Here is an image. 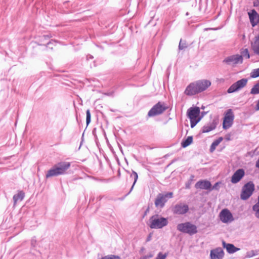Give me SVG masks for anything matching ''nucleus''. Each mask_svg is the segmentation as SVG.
Here are the masks:
<instances>
[{
    "label": "nucleus",
    "instance_id": "f257e3e1",
    "mask_svg": "<svg viewBox=\"0 0 259 259\" xmlns=\"http://www.w3.org/2000/svg\"><path fill=\"white\" fill-rule=\"evenodd\" d=\"M211 84L210 80L200 79L190 83L186 88L184 93L187 96H193L206 91Z\"/></svg>",
    "mask_w": 259,
    "mask_h": 259
},
{
    "label": "nucleus",
    "instance_id": "f03ea898",
    "mask_svg": "<svg viewBox=\"0 0 259 259\" xmlns=\"http://www.w3.org/2000/svg\"><path fill=\"white\" fill-rule=\"evenodd\" d=\"M70 165V163L67 161L59 162L48 171L46 175V178L66 174V171L69 168Z\"/></svg>",
    "mask_w": 259,
    "mask_h": 259
},
{
    "label": "nucleus",
    "instance_id": "7ed1b4c3",
    "mask_svg": "<svg viewBox=\"0 0 259 259\" xmlns=\"http://www.w3.org/2000/svg\"><path fill=\"white\" fill-rule=\"evenodd\" d=\"M168 223L167 218H163L159 214H154L150 218L147 222V225L151 229H158L167 226Z\"/></svg>",
    "mask_w": 259,
    "mask_h": 259
},
{
    "label": "nucleus",
    "instance_id": "20e7f679",
    "mask_svg": "<svg viewBox=\"0 0 259 259\" xmlns=\"http://www.w3.org/2000/svg\"><path fill=\"white\" fill-rule=\"evenodd\" d=\"M200 111L198 107H191L187 110V116L190 120V126L193 128L201 119Z\"/></svg>",
    "mask_w": 259,
    "mask_h": 259
},
{
    "label": "nucleus",
    "instance_id": "39448f33",
    "mask_svg": "<svg viewBox=\"0 0 259 259\" xmlns=\"http://www.w3.org/2000/svg\"><path fill=\"white\" fill-rule=\"evenodd\" d=\"M177 229L181 232L191 235L195 234L197 232V227L190 222L178 224Z\"/></svg>",
    "mask_w": 259,
    "mask_h": 259
},
{
    "label": "nucleus",
    "instance_id": "423d86ee",
    "mask_svg": "<svg viewBox=\"0 0 259 259\" xmlns=\"http://www.w3.org/2000/svg\"><path fill=\"white\" fill-rule=\"evenodd\" d=\"M173 196L172 192H168L166 194L159 193L155 200V205L157 208H163L168 198Z\"/></svg>",
    "mask_w": 259,
    "mask_h": 259
},
{
    "label": "nucleus",
    "instance_id": "0eeeda50",
    "mask_svg": "<svg viewBox=\"0 0 259 259\" xmlns=\"http://www.w3.org/2000/svg\"><path fill=\"white\" fill-rule=\"evenodd\" d=\"M166 109L167 107L164 103L159 102L150 110L148 115L150 117L155 116L162 114Z\"/></svg>",
    "mask_w": 259,
    "mask_h": 259
},
{
    "label": "nucleus",
    "instance_id": "6e6552de",
    "mask_svg": "<svg viewBox=\"0 0 259 259\" xmlns=\"http://www.w3.org/2000/svg\"><path fill=\"white\" fill-rule=\"evenodd\" d=\"M254 189V185L252 182H249L242 188L241 198L242 200L247 199L252 194Z\"/></svg>",
    "mask_w": 259,
    "mask_h": 259
},
{
    "label": "nucleus",
    "instance_id": "1a4fd4ad",
    "mask_svg": "<svg viewBox=\"0 0 259 259\" xmlns=\"http://www.w3.org/2000/svg\"><path fill=\"white\" fill-rule=\"evenodd\" d=\"M247 81L248 79L246 78H242L238 80L229 87L228 89L227 92L230 94L241 90L246 85Z\"/></svg>",
    "mask_w": 259,
    "mask_h": 259
},
{
    "label": "nucleus",
    "instance_id": "9d476101",
    "mask_svg": "<svg viewBox=\"0 0 259 259\" xmlns=\"http://www.w3.org/2000/svg\"><path fill=\"white\" fill-rule=\"evenodd\" d=\"M234 118L233 112L231 109H228L225 114L223 120V126L225 130L230 128L232 124Z\"/></svg>",
    "mask_w": 259,
    "mask_h": 259
},
{
    "label": "nucleus",
    "instance_id": "9b49d317",
    "mask_svg": "<svg viewBox=\"0 0 259 259\" xmlns=\"http://www.w3.org/2000/svg\"><path fill=\"white\" fill-rule=\"evenodd\" d=\"M243 61V57L241 55L236 54L228 56L224 60L223 62L228 65L234 66L239 63H242Z\"/></svg>",
    "mask_w": 259,
    "mask_h": 259
},
{
    "label": "nucleus",
    "instance_id": "f8f14e48",
    "mask_svg": "<svg viewBox=\"0 0 259 259\" xmlns=\"http://www.w3.org/2000/svg\"><path fill=\"white\" fill-rule=\"evenodd\" d=\"M220 220L224 223H229L234 221L233 216L228 209H223L219 214Z\"/></svg>",
    "mask_w": 259,
    "mask_h": 259
},
{
    "label": "nucleus",
    "instance_id": "ddd939ff",
    "mask_svg": "<svg viewBox=\"0 0 259 259\" xmlns=\"http://www.w3.org/2000/svg\"><path fill=\"white\" fill-rule=\"evenodd\" d=\"M188 205L183 203H180L177 204L172 209V211L174 213L177 214H185L188 211Z\"/></svg>",
    "mask_w": 259,
    "mask_h": 259
},
{
    "label": "nucleus",
    "instance_id": "4468645a",
    "mask_svg": "<svg viewBox=\"0 0 259 259\" xmlns=\"http://www.w3.org/2000/svg\"><path fill=\"white\" fill-rule=\"evenodd\" d=\"M224 252L221 247H217L211 249L210 251V259H223Z\"/></svg>",
    "mask_w": 259,
    "mask_h": 259
},
{
    "label": "nucleus",
    "instance_id": "2eb2a0df",
    "mask_svg": "<svg viewBox=\"0 0 259 259\" xmlns=\"http://www.w3.org/2000/svg\"><path fill=\"white\" fill-rule=\"evenodd\" d=\"M245 175L244 170L243 169L237 170L233 175L231 181L233 184H236L239 182Z\"/></svg>",
    "mask_w": 259,
    "mask_h": 259
},
{
    "label": "nucleus",
    "instance_id": "dca6fc26",
    "mask_svg": "<svg viewBox=\"0 0 259 259\" xmlns=\"http://www.w3.org/2000/svg\"><path fill=\"white\" fill-rule=\"evenodd\" d=\"M211 184L210 182L207 180H200L197 182L195 187L196 189H201L204 190H210L211 188Z\"/></svg>",
    "mask_w": 259,
    "mask_h": 259
},
{
    "label": "nucleus",
    "instance_id": "f3484780",
    "mask_svg": "<svg viewBox=\"0 0 259 259\" xmlns=\"http://www.w3.org/2000/svg\"><path fill=\"white\" fill-rule=\"evenodd\" d=\"M249 20L252 27H254L257 24V19L258 14L254 10H252L248 13Z\"/></svg>",
    "mask_w": 259,
    "mask_h": 259
},
{
    "label": "nucleus",
    "instance_id": "a211bd4d",
    "mask_svg": "<svg viewBox=\"0 0 259 259\" xmlns=\"http://www.w3.org/2000/svg\"><path fill=\"white\" fill-rule=\"evenodd\" d=\"M216 127V123L213 121L211 122H209L207 123V124L203 126L202 129V132L203 133H208L214 129H215Z\"/></svg>",
    "mask_w": 259,
    "mask_h": 259
},
{
    "label": "nucleus",
    "instance_id": "6ab92c4d",
    "mask_svg": "<svg viewBox=\"0 0 259 259\" xmlns=\"http://www.w3.org/2000/svg\"><path fill=\"white\" fill-rule=\"evenodd\" d=\"M223 246L226 248L227 251L230 253H234L237 250H239V248L235 247L232 244H226L225 242H223Z\"/></svg>",
    "mask_w": 259,
    "mask_h": 259
},
{
    "label": "nucleus",
    "instance_id": "aec40b11",
    "mask_svg": "<svg viewBox=\"0 0 259 259\" xmlns=\"http://www.w3.org/2000/svg\"><path fill=\"white\" fill-rule=\"evenodd\" d=\"M251 47L254 52L259 55V36L255 37L254 41L251 44Z\"/></svg>",
    "mask_w": 259,
    "mask_h": 259
},
{
    "label": "nucleus",
    "instance_id": "412c9836",
    "mask_svg": "<svg viewBox=\"0 0 259 259\" xmlns=\"http://www.w3.org/2000/svg\"><path fill=\"white\" fill-rule=\"evenodd\" d=\"M24 197V193L22 191H19L17 194L14 195L13 198L14 204H16L18 201H22Z\"/></svg>",
    "mask_w": 259,
    "mask_h": 259
},
{
    "label": "nucleus",
    "instance_id": "4be33fe9",
    "mask_svg": "<svg viewBox=\"0 0 259 259\" xmlns=\"http://www.w3.org/2000/svg\"><path fill=\"white\" fill-rule=\"evenodd\" d=\"M223 139L222 137H220L217 140L214 141L211 144L210 148V151L212 152L214 151L216 147L219 145V144L223 141Z\"/></svg>",
    "mask_w": 259,
    "mask_h": 259
},
{
    "label": "nucleus",
    "instance_id": "5701e85b",
    "mask_svg": "<svg viewBox=\"0 0 259 259\" xmlns=\"http://www.w3.org/2000/svg\"><path fill=\"white\" fill-rule=\"evenodd\" d=\"M193 142V138L192 136H189L187 137V138L184 140L182 143V146L184 148H185L189 145H190Z\"/></svg>",
    "mask_w": 259,
    "mask_h": 259
},
{
    "label": "nucleus",
    "instance_id": "b1692460",
    "mask_svg": "<svg viewBox=\"0 0 259 259\" xmlns=\"http://www.w3.org/2000/svg\"><path fill=\"white\" fill-rule=\"evenodd\" d=\"M252 210L255 212V217L257 218H259V196L258 197L257 202L253 206Z\"/></svg>",
    "mask_w": 259,
    "mask_h": 259
},
{
    "label": "nucleus",
    "instance_id": "393cba45",
    "mask_svg": "<svg viewBox=\"0 0 259 259\" xmlns=\"http://www.w3.org/2000/svg\"><path fill=\"white\" fill-rule=\"evenodd\" d=\"M250 94L252 95L259 94V82L255 84L251 89Z\"/></svg>",
    "mask_w": 259,
    "mask_h": 259
},
{
    "label": "nucleus",
    "instance_id": "a878e982",
    "mask_svg": "<svg viewBox=\"0 0 259 259\" xmlns=\"http://www.w3.org/2000/svg\"><path fill=\"white\" fill-rule=\"evenodd\" d=\"M131 177L133 178L134 179V182L132 186L130 192H131L132 191V190L134 187V185H135L137 181V180L138 179V174L136 172H135V171H133L132 174L131 175Z\"/></svg>",
    "mask_w": 259,
    "mask_h": 259
},
{
    "label": "nucleus",
    "instance_id": "bb28decb",
    "mask_svg": "<svg viewBox=\"0 0 259 259\" xmlns=\"http://www.w3.org/2000/svg\"><path fill=\"white\" fill-rule=\"evenodd\" d=\"M187 47V44L186 42L185 41H183L182 39L180 40L179 45V50H184L186 49Z\"/></svg>",
    "mask_w": 259,
    "mask_h": 259
},
{
    "label": "nucleus",
    "instance_id": "cd10ccee",
    "mask_svg": "<svg viewBox=\"0 0 259 259\" xmlns=\"http://www.w3.org/2000/svg\"><path fill=\"white\" fill-rule=\"evenodd\" d=\"M100 259H120V257L118 255L110 254L104 256Z\"/></svg>",
    "mask_w": 259,
    "mask_h": 259
},
{
    "label": "nucleus",
    "instance_id": "c85d7f7f",
    "mask_svg": "<svg viewBox=\"0 0 259 259\" xmlns=\"http://www.w3.org/2000/svg\"><path fill=\"white\" fill-rule=\"evenodd\" d=\"M252 78H256L259 76V68L252 70L250 75Z\"/></svg>",
    "mask_w": 259,
    "mask_h": 259
},
{
    "label": "nucleus",
    "instance_id": "c756f323",
    "mask_svg": "<svg viewBox=\"0 0 259 259\" xmlns=\"http://www.w3.org/2000/svg\"><path fill=\"white\" fill-rule=\"evenodd\" d=\"M241 54H242V55H241L242 57V56L245 57L247 59H249L250 58V55H249V52H248V49H245L243 50L241 52Z\"/></svg>",
    "mask_w": 259,
    "mask_h": 259
},
{
    "label": "nucleus",
    "instance_id": "7c9ffc66",
    "mask_svg": "<svg viewBox=\"0 0 259 259\" xmlns=\"http://www.w3.org/2000/svg\"><path fill=\"white\" fill-rule=\"evenodd\" d=\"M86 114H87L86 122H87V124L88 125L91 122V116L90 110L88 109L87 110Z\"/></svg>",
    "mask_w": 259,
    "mask_h": 259
},
{
    "label": "nucleus",
    "instance_id": "2f4dec72",
    "mask_svg": "<svg viewBox=\"0 0 259 259\" xmlns=\"http://www.w3.org/2000/svg\"><path fill=\"white\" fill-rule=\"evenodd\" d=\"M167 256V253L163 254L160 252L158 253L157 256L155 259H165Z\"/></svg>",
    "mask_w": 259,
    "mask_h": 259
},
{
    "label": "nucleus",
    "instance_id": "473e14b6",
    "mask_svg": "<svg viewBox=\"0 0 259 259\" xmlns=\"http://www.w3.org/2000/svg\"><path fill=\"white\" fill-rule=\"evenodd\" d=\"M255 255V253H254V251L251 250L250 251H248L246 253V256L247 257H251Z\"/></svg>",
    "mask_w": 259,
    "mask_h": 259
},
{
    "label": "nucleus",
    "instance_id": "72a5a7b5",
    "mask_svg": "<svg viewBox=\"0 0 259 259\" xmlns=\"http://www.w3.org/2000/svg\"><path fill=\"white\" fill-rule=\"evenodd\" d=\"M153 256V254L151 253H149L147 255H144L140 258V259H148L149 258H151Z\"/></svg>",
    "mask_w": 259,
    "mask_h": 259
},
{
    "label": "nucleus",
    "instance_id": "f704fd0d",
    "mask_svg": "<svg viewBox=\"0 0 259 259\" xmlns=\"http://www.w3.org/2000/svg\"><path fill=\"white\" fill-rule=\"evenodd\" d=\"M219 184H220V183H219V182L216 183H215V184L213 186V187H212V188H211V189L210 188V190H218V189H219L218 187H219Z\"/></svg>",
    "mask_w": 259,
    "mask_h": 259
},
{
    "label": "nucleus",
    "instance_id": "c9c22d12",
    "mask_svg": "<svg viewBox=\"0 0 259 259\" xmlns=\"http://www.w3.org/2000/svg\"><path fill=\"white\" fill-rule=\"evenodd\" d=\"M256 111H259V100L257 101L256 106L255 107Z\"/></svg>",
    "mask_w": 259,
    "mask_h": 259
},
{
    "label": "nucleus",
    "instance_id": "e433bc0d",
    "mask_svg": "<svg viewBox=\"0 0 259 259\" xmlns=\"http://www.w3.org/2000/svg\"><path fill=\"white\" fill-rule=\"evenodd\" d=\"M254 6H259V0H256L253 3Z\"/></svg>",
    "mask_w": 259,
    "mask_h": 259
},
{
    "label": "nucleus",
    "instance_id": "4c0bfd02",
    "mask_svg": "<svg viewBox=\"0 0 259 259\" xmlns=\"http://www.w3.org/2000/svg\"><path fill=\"white\" fill-rule=\"evenodd\" d=\"M151 237H152L151 234H149V235H148V236L147 238V240H146V241H147V242H148V241H150V240H151Z\"/></svg>",
    "mask_w": 259,
    "mask_h": 259
},
{
    "label": "nucleus",
    "instance_id": "58836bf2",
    "mask_svg": "<svg viewBox=\"0 0 259 259\" xmlns=\"http://www.w3.org/2000/svg\"><path fill=\"white\" fill-rule=\"evenodd\" d=\"M35 242H36V241H35V240L32 239V240H31V244H32L33 246H35Z\"/></svg>",
    "mask_w": 259,
    "mask_h": 259
},
{
    "label": "nucleus",
    "instance_id": "ea45409f",
    "mask_svg": "<svg viewBox=\"0 0 259 259\" xmlns=\"http://www.w3.org/2000/svg\"><path fill=\"white\" fill-rule=\"evenodd\" d=\"M52 44V42L50 41V42L48 43L47 44V45H48V47L49 48H51V47L50 46ZM51 48H52V47H51Z\"/></svg>",
    "mask_w": 259,
    "mask_h": 259
},
{
    "label": "nucleus",
    "instance_id": "a19ab883",
    "mask_svg": "<svg viewBox=\"0 0 259 259\" xmlns=\"http://www.w3.org/2000/svg\"><path fill=\"white\" fill-rule=\"evenodd\" d=\"M257 24H259V14H258V19H257Z\"/></svg>",
    "mask_w": 259,
    "mask_h": 259
},
{
    "label": "nucleus",
    "instance_id": "79ce46f5",
    "mask_svg": "<svg viewBox=\"0 0 259 259\" xmlns=\"http://www.w3.org/2000/svg\"><path fill=\"white\" fill-rule=\"evenodd\" d=\"M45 38H48V36H44Z\"/></svg>",
    "mask_w": 259,
    "mask_h": 259
}]
</instances>
